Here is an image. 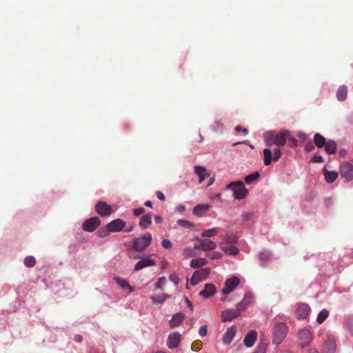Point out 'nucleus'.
<instances>
[{
    "mask_svg": "<svg viewBox=\"0 0 353 353\" xmlns=\"http://www.w3.org/2000/svg\"><path fill=\"white\" fill-rule=\"evenodd\" d=\"M289 137V130H281L279 132L269 130L263 134V140L265 145L270 147L273 145L283 146Z\"/></svg>",
    "mask_w": 353,
    "mask_h": 353,
    "instance_id": "1",
    "label": "nucleus"
},
{
    "mask_svg": "<svg viewBox=\"0 0 353 353\" xmlns=\"http://www.w3.org/2000/svg\"><path fill=\"white\" fill-rule=\"evenodd\" d=\"M250 298L251 296L249 294H245L243 300L237 304V307L235 310L227 309L223 311L221 313V321L223 322L230 321L239 316L241 311L250 304Z\"/></svg>",
    "mask_w": 353,
    "mask_h": 353,
    "instance_id": "2",
    "label": "nucleus"
},
{
    "mask_svg": "<svg viewBox=\"0 0 353 353\" xmlns=\"http://www.w3.org/2000/svg\"><path fill=\"white\" fill-rule=\"evenodd\" d=\"M227 188L232 190L234 197L237 200L244 199L248 194V190L241 181L230 182L227 185Z\"/></svg>",
    "mask_w": 353,
    "mask_h": 353,
    "instance_id": "3",
    "label": "nucleus"
},
{
    "mask_svg": "<svg viewBox=\"0 0 353 353\" xmlns=\"http://www.w3.org/2000/svg\"><path fill=\"white\" fill-rule=\"evenodd\" d=\"M288 326L285 323H277L272 329V340L274 343L279 345L285 338L288 333Z\"/></svg>",
    "mask_w": 353,
    "mask_h": 353,
    "instance_id": "4",
    "label": "nucleus"
},
{
    "mask_svg": "<svg viewBox=\"0 0 353 353\" xmlns=\"http://www.w3.org/2000/svg\"><path fill=\"white\" fill-rule=\"evenodd\" d=\"M152 240V234L146 233L139 238H135L132 247L137 252H143L150 245Z\"/></svg>",
    "mask_w": 353,
    "mask_h": 353,
    "instance_id": "5",
    "label": "nucleus"
},
{
    "mask_svg": "<svg viewBox=\"0 0 353 353\" xmlns=\"http://www.w3.org/2000/svg\"><path fill=\"white\" fill-rule=\"evenodd\" d=\"M340 175L345 182L353 179V165L349 162H343L341 164Z\"/></svg>",
    "mask_w": 353,
    "mask_h": 353,
    "instance_id": "6",
    "label": "nucleus"
},
{
    "mask_svg": "<svg viewBox=\"0 0 353 353\" xmlns=\"http://www.w3.org/2000/svg\"><path fill=\"white\" fill-rule=\"evenodd\" d=\"M210 273V269L209 268H201L199 270L195 271L190 280L191 285H197L200 281L208 278Z\"/></svg>",
    "mask_w": 353,
    "mask_h": 353,
    "instance_id": "7",
    "label": "nucleus"
},
{
    "mask_svg": "<svg viewBox=\"0 0 353 353\" xmlns=\"http://www.w3.org/2000/svg\"><path fill=\"white\" fill-rule=\"evenodd\" d=\"M196 240L199 242V245H194V249L202 250L203 251H210L216 249V243L212 240L205 238H196Z\"/></svg>",
    "mask_w": 353,
    "mask_h": 353,
    "instance_id": "8",
    "label": "nucleus"
},
{
    "mask_svg": "<svg viewBox=\"0 0 353 353\" xmlns=\"http://www.w3.org/2000/svg\"><path fill=\"white\" fill-rule=\"evenodd\" d=\"M264 156V164L265 165H269L272 161H278L281 157V151L279 148H276L274 150V156L272 157V153L270 149L265 148L263 151Z\"/></svg>",
    "mask_w": 353,
    "mask_h": 353,
    "instance_id": "9",
    "label": "nucleus"
},
{
    "mask_svg": "<svg viewBox=\"0 0 353 353\" xmlns=\"http://www.w3.org/2000/svg\"><path fill=\"white\" fill-rule=\"evenodd\" d=\"M101 224L99 217L94 216L85 220L82 225L83 230L86 232L94 231Z\"/></svg>",
    "mask_w": 353,
    "mask_h": 353,
    "instance_id": "10",
    "label": "nucleus"
},
{
    "mask_svg": "<svg viewBox=\"0 0 353 353\" xmlns=\"http://www.w3.org/2000/svg\"><path fill=\"white\" fill-rule=\"evenodd\" d=\"M239 284V279L236 276H232L226 280L224 287L222 289V293L225 295L232 292Z\"/></svg>",
    "mask_w": 353,
    "mask_h": 353,
    "instance_id": "11",
    "label": "nucleus"
},
{
    "mask_svg": "<svg viewBox=\"0 0 353 353\" xmlns=\"http://www.w3.org/2000/svg\"><path fill=\"white\" fill-rule=\"evenodd\" d=\"M97 212L101 216H107L112 214V207L104 201H99L97 203L96 206Z\"/></svg>",
    "mask_w": 353,
    "mask_h": 353,
    "instance_id": "12",
    "label": "nucleus"
},
{
    "mask_svg": "<svg viewBox=\"0 0 353 353\" xmlns=\"http://www.w3.org/2000/svg\"><path fill=\"white\" fill-rule=\"evenodd\" d=\"M125 221L121 219H117L110 222L107 225V228L111 232H119L125 228Z\"/></svg>",
    "mask_w": 353,
    "mask_h": 353,
    "instance_id": "13",
    "label": "nucleus"
},
{
    "mask_svg": "<svg viewBox=\"0 0 353 353\" xmlns=\"http://www.w3.org/2000/svg\"><path fill=\"white\" fill-rule=\"evenodd\" d=\"M312 333L309 330L304 329L299 332V343L303 347L309 345L312 341Z\"/></svg>",
    "mask_w": 353,
    "mask_h": 353,
    "instance_id": "14",
    "label": "nucleus"
},
{
    "mask_svg": "<svg viewBox=\"0 0 353 353\" xmlns=\"http://www.w3.org/2000/svg\"><path fill=\"white\" fill-rule=\"evenodd\" d=\"M236 333V327L232 325L228 327L223 336L222 341L225 345H229L233 340Z\"/></svg>",
    "mask_w": 353,
    "mask_h": 353,
    "instance_id": "15",
    "label": "nucleus"
},
{
    "mask_svg": "<svg viewBox=\"0 0 353 353\" xmlns=\"http://www.w3.org/2000/svg\"><path fill=\"white\" fill-rule=\"evenodd\" d=\"M216 292V288L213 283H207L205 285L204 290L199 292V295L205 299L212 296Z\"/></svg>",
    "mask_w": 353,
    "mask_h": 353,
    "instance_id": "16",
    "label": "nucleus"
},
{
    "mask_svg": "<svg viewBox=\"0 0 353 353\" xmlns=\"http://www.w3.org/2000/svg\"><path fill=\"white\" fill-rule=\"evenodd\" d=\"M155 264L156 262L154 259H151L150 257H145L141 259L136 263L134 266V270L139 271L146 267L154 265Z\"/></svg>",
    "mask_w": 353,
    "mask_h": 353,
    "instance_id": "17",
    "label": "nucleus"
},
{
    "mask_svg": "<svg viewBox=\"0 0 353 353\" xmlns=\"http://www.w3.org/2000/svg\"><path fill=\"white\" fill-rule=\"evenodd\" d=\"M310 312V307L307 304L300 303L296 311V316L299 319H305Z\"/></svg>",
    "mask_w": 353,
    "mask_h": 353,
    "instance_id": "18",
    "label": "nucleus"
},
{
    "mask_svg": "<svg viewBox=\"0 0 353 353\" xmlns=\"http://www.w3.org/2000/svg\"><path fill=\"white\" fill-rule=\"evenodd\" d=\"M257 338V332L255 330L250 331L245 336L244 344L248 347H252Z\"/></svg>",
    "mask_w": 353,
    "mask_h": 353,
    "instance_id": "19",
    "label": "nucleus"
},
{
    "mask_svg": "<svg viewBox=\"0 0 353 353\" xmlns=\"http://www.w3.org/2000/svg\"><path fill=\"white\" fill-rule=\"evenodd\" d=\"M181 341V335L179 333L170 334L168 336L167 344L169 348L176 347Z\"/></svg>",
    "mask_w": 353,
    "mask_h": 353,
    "instance_id": "20",
    "label": "nucleus"
},
{
    "mask_svg": "<svg viewBox=\"0 0 353 353\" xmlns=\"http://www.w3.org/2000/svg\"><path fill=\"white\" fill-rule=\"evenodd\" d=\"M210 207L209 204L206 203L198 204L193 208L192 212L196 216H202L204 213L210 209Z\"/></svg>",
    "mask_w": 353,
    "mask_h": 353,
    "instance_id": "21",
    "label": "nucleus"
},
{
    "mask_svg": "<svg viewBox=\"0 0 353 353\" xmlns=\"http://www.w3.org/2000/svg\"><path fill=\"white\" fill-rule=\"evenodd\" d=\"M336 344L334 340H327L323 347V353H335Z\"/></svg>",
    "mask_w": 353,
    "mask_h": 353,
    "instance_id": "22",
    "label": "nucleus"
},
{
    "mask_svg": "<svg viewBox=\"0 0 353 353\" xmlns=\"http://www.w3.org/2000/svg\"><path fill=\"white\" fill-rule=\"evenodd\" d=\"M220 247L221 249L228 254L235 256L239 253V249L233 245H228L222 242Z\"/></svg>",
    "mask_w": 353,
    "mask_h": 353,
    "instance_id": "23",
    "label": "nucleus"
},
{
    "mask_svg": "<svg viewBox=\"0 0 353 353\" xmlns=\"http://www.w3.org/2000/svg\"><path fill=\"white\" fill-rule=\"evenodd\" d=\"M185 319V314L182 312L176 313L172 318L170 325L171 327L179 326Z\"/></svg>",
    "mask_w": 353,
    "mask_h": 353,
    "instance_id": "24",
    "label": "nucleus"
},
{
    "mask_svg": "<svg viewBox=\"0 0 353 353\" xmlns=\"http://www.w3.org/2000/svg\"><path fill=\"white\" fill-rule=\"evenodd\" d=\"M152 224V215L147 214L141 217L139 221V225L143 228H148Z\"/></svg>",
    "mask_w": 353,
    "mask_h": 353,
    "instance_id": "25",
    "label": "nucleus"
},
{
    "mask_svg": "<svg viewBox=\"0 0 353 353\" xmlns=\"http://www.w3.org/2000/svg\"><path fill=\"white\" fill-rule=\"evenodd\" d=\"M347 95V88L345 85H341L336 92V98L340 101H343L346 99Z\"/></svg>",
    "mask_w": 353,
    "mask_h": 353,
    "instance_id": "26",
    "label": "nucleus"
},
{
    "mask_svg": "<svg viewBox=\"0 0 353 353\" xmlns=\"http://www.w3.org/2000/svg\"><path fill=\"white\" fill-rule=\"evenodd\" d=\"M325 180L328 183H332L338 176V173L334 171H328L324 168L323 170Z\"/></svg>",
    "mask_w": 353,
    "mask_h": 353,
    "instance_id": "27",
    "label": "nucleus"
},
{
    "mask_svg": "<svg viewBox=\"0 0 353 353\" xmlns=\"http://www.w3.org/2000/svg\"><path fill=\"white\" fill-rule=\"evenodd\" d=\"M117 283L123 289H128L130 292H132L134 288L130 286L127 280L121 279L119 277L114 278Z\"/></svg>",
    "mask_w": 353,
    "mask_h": 353,
    "instance_id": "28",
    "label": "nucleus"
},
{
    "mask_svg": "<svg viewBox=\"0 0 353 353\" xmlns=\"http://www.w3.org/2000/svg\"><path fill=\"white\" fill-rule=\"evenodd\" d=\"M314 142L319 148L324 147L327 143L325 138L319 133L315 134L314 137Z\"/></svg>",
    "mask_w": 353,
    "mask_h": 353,
    "instance_id": "29",
    "label": "nucleus"
},
{
    "mask_svg": "<svg viewBox=\"0 0 353 353\" xmlns=\"http://www.w3.org/2000/svg\"><path fill=\"white\" fill-rule=\"evenodd\" d=\"M219 232V229L217 228H213L208 230H205L201 233V237L209 238L216 236Z\"/></svg>",
    "mask_w": 353,
    "mask_h": 353,
    "instance_id": "30",
    "label": "nucleus"
},
{
    "mask_svg": "<svg viewBox=\"0 0 353 353\" xmlns=\"http://www.w3.org/2000/svg\"><path fill=\"white\" fill-rule=\"evenodd\" d=\"M207 263V261L203 258H197L192 259L190 263V266L194 268H201Z\"/></svg>",
    "mask_w": 353,
    "mask_h": 353,
    "instance_id": "31",
    "label": "nucleus"
},
{
    "mask_svg": "<svg viewBox=\"0 0 353 353\" xmlns=\"http://www.w3.org/2000/svg\"><path fill=\"white\" fill-rule=\"evenodd\" d=\"M336 145L334 141L330 140L325 145V150L327 154H334L336 152Z\"/></svg>",
    "mask_w": 353,
    "mask_h": 353,
    "instance_id": "32",
    "label": "nucleus"
},
{
    "mask_svg": "<svg viewBox=\"0 0 353 353\" xmlns=\"http://www.w3.org/2000/svg\"><path fill=\"white\" fill-rule=\"evenodd\" d=\"M260 177V174L259 172H254L250 174L247 175L244 181L246 183L250 184L252 183L253 181H257Z\"/></svg>",
    "mask_w": 353,
    "mask_h": 353,
    "instance_id": "33",
    "label": "nucleus"
},
{
    "mask_svg": "<svg viewBox=\"0 0 353 353\" xmlns=\"http://www.w3.org/2000/svg\"><path fill=\"white\" fill-rule=\"evenodd\" d=\"M170 296L166 294H162L161 295L153 296L151 297V299L153 302L157 303H163L167 299H170Z\"/></svg>",
    "mask_w": 353,
    "mask_h": 353,
    "instance_id": "34",
    "label": "nucleus"
},
{
    "mask_svg": "<svg viewBox=\"0 0 353 353\" xmlns=\"http://www.w3.org/2000/svg\"><path fill=\"white\" fill-rule=\"evenodd\" d=\"M329 312L327 310H321L316 319V321L319 323H322L328 316Z\"/></svg>",
    "mask_w": 353,
    "mask_h": 353,
    "instance_id": "35",
    "label": "nucleus"
},
{
    "mask_svg": "<svg viewBox=\"0 0 353 353\" xmlns=\"http://www.w3.org/2000/svg\"><path fill=\"white\" fill-rule=\"evenodd\" d=\"M223 240L225 241V243H227L228 245H234L237 243V237L235 235H225L223 238Z\"/></svg>",
    "mask_w": 353,
    "mask_h": 353,
    "instance_id": "36",
    "label": "nucleus"
},
{
    "mask_svg": "<svg viewBox=\"0 0 353 353\" xmlns=\"http://www.w3.org/2000/svg\"><path fill=\"white\" fill-rule=\"evenodd\" d=\"M36 260L32 256H28L25 258L24 259V264L28 268H32L35 265Z\"/></svg>",
    "mask_w": 353,
    "mask_h": 353,
    "instance_id": "37",
    "label": "nucleus"
},
{
    "mask_svg": "<svg viewBox=\"0 0 353 353\" xmlns=\"http://www.w3.org/2000/svg\"><path fill=\"white\" fill-rule=\"evenodd\" d=\"M288 144L292 148H296L298 144V141L292 136L291 132L289 131V137H288Z\"/></svg>",
    "mask_w": 353,
    "mask_h": 353,
    "instance_id": "38",
    "label": "nucleus"
},
{
    "mask_svg": "<svg viewBox=\"0 0 353 353\" xmlns=\"http://www.w3.org/2000/svg\"><path fill=\"white\" fill-rule=\"evenodd\" d=\"M203 346V343L201 341L197 340L192 343V349L194 351H199Z\"/></svg>",
    "mask_w": 353,
    "mask_h": 353,
    "instance_id": "39",
    "label": "nucleus"
},
{
    "mask_svg": "<svg viewBox=\"0 0 353 353\" xmlns=\"http://www.w3.org/2000/svg\"><path fill=\"white\" fill-rule=\"evenodd\" d=\"M194 172L195 173L199 176V175H203L204 174H206V169L205 167L203 166H201V165H196L194 167Z\"/></svg>",
    "mask_w": 353,
    "mask_h": 353,
    "instance_id": "40",
    "label": "nucleus"
},
{
    "mask_svg": "<svg viewBox=\"0 0 353 353\" xmlns=\"http://www.w3.org/2000/svg\"><path fill=\"white\" fill-rule=\"evenodd\" d=\"M183 255L185 258L192 257L193 256V250L192 248L188 247L183 250Z\"/></svg>",
    "mask_w": 353,
    "mask_h": 353,
    "instance_id": "41",
    "label": "nucleus"
},
{
    "mask_svg": "<svg viewBox=\"0 0 353 353\" xmlns=\"http://www.w3.org/2000/svg\"><path fill=\"white\" fill-rule=\"evenodd\" d=\"M166 283V278L165 276H162L159 278L158 281L156 283V288L163 289V286Z\"/></svg>",
    "mask_w": 353,
    "mask_h": 353,
    "instance_id": "42",
    "label": "nucleus"
},
{
    "mask_svg": "<svg viewBox=\"0 0 353 353\" xmlns=\"http://www.w3.org/2000/svg\"><path fill=\"white\" fill-rule=\"evenodd\" d=\"M177 223L181 226H183V227H185V228H191V227L193 226L192 223H190V221H185V220H183V219H179L177 221Z\"/></svg>",
    "mask_w": 353,
    "mask_h": 353,
    "instance_id": "43",
    "label": "nucleus"
},
{
    "mask_svg": "<svg viewBox=\"0 0 353 353\" xmlns=\"http://www.w3.org/2000/svg\"><path fill=\"white\" fill-rule=\"evenodd\" d=\"M253 214L251 212H244L241 214V218L243 221H248L252 219Z\"/></svg>",
    "mask_w": 353,
    "mask_h": 353,
    "instance_id": "44",
    "label": "nucleus"
},
{
    "mask_svg": "<svg viewBox=\"0 0 353 353\" xmlns=\"http://www.w3.org/2000/svg\"><path fill=\"white\" fill-rule=\"evenodd\" d=\"M169 279L172 282H173L176 286H177L179 285V278L176 274H175V273L171 274L169 276Z\"/></svg>",
    "mask_w": 353,
    "mask_h": 353,
    "instance_id": "45",
    "label": "nucleus"
},
{
    "mask_svg": "<svg viewBox=\"0 0 353 353\" xmlns=\"http://www.w3.org/2000/svg\"><path fill=\"white\" fill-rule=\"evenodd\" d=\"M199 335L201 336V337H204L207 335V333H208V326L204 325H202L200 328H199Z\"/></svg>",
    "mask_w": 353,
    "mask_h": 353,
    "instance_id": "46",
    "label": "nucleus"
},
{
    "mask_svg": "<svg viewBox=\"0 0 353 353\" xmlns=\"http://www.w3.org/2000/svg\"><path fill=\"white\" fill-rule=\"evenodd\" d=\"M161 245L165 249H170L172 248V244L170 240L163 239L161 242Z\"/></svg>",
    "mask_w": 353,
    "mask_h": 353,
    "instance_id": "47",
    "label": "nucleus"
},
{
    "mask_svg": "<svg viewBox=\"0 0 353 353\" xmlns=\"http://www.w3.org/2000/svg\"><path fill=\"white\" fill-rule=\"evenodd\" d=\"M235 131L236 132H242L244 135H246L248 133V130L247 128H243L240 125L235 127Z\"/></svg>",
    "mask_w": 353,
    "mask_h": 353,
    "instance_id": "48",
    "label": "nucleus"
},
{
    "mask_svg": "<svg viewBox=\"0 0 353 353\" xmlns=\"http://www.w3.org/2000/svg\"><path fill=\"white\" fill-rule=\"evenodd\" d=\"M266 345L265 344H260L258 345L255 353H265Z\"/></svg>",
    "mask_w": 353,
    "mask_h": 353,
    "instance_id": "49",
    "label": "nucleus"
},
{
    "mask_svg": "<svg viewBox=\"0 0 353 353\" xmlns=\"http://www.w3.org/2000/svg\"><path fill=\"white\" fill-rule=\"evenodd\" d=\"M145 212V209L143 208H136L133 210V214L136 216H139L141 214H143Z\"/></svg>",
    "mask_w": 353,
    "mask_h": 353,
    "instance_id": "50",
    "label": "nucleus"
},
{
    "mask_svg": "<svg viewBox=\"0 0 353 353\" xmlns=\"http://www.w3.org/2000/svg\"><path fill=\"white\" fill-rule=\"evenodd\" d=\"M110 232H111L108 231V228H106L105 230L103 229V230H100L99 231V236L101 238L105 237L109 234Z\"/></svg>",
    "mask_w": 353,
    "mask_h": 353,
    "instance_id": "51",
    "label": "nucleus"
},
{
    "mask_svg": "<svg viewBox=\"0 0 353 353\" xmlns=\"http://www.w3.org/2000/svg\"><path fill=\"white\" fill-rule=\"evenodd\" d=\"M312 161L313 163H321L323 161V157L319 154L314 155L312 159Z\"/></svg>",
    "mask_w": 353,
    "mask_h": 353,
    "instance_id": "52",
    "label": "nucleus"
},
{
    "mask_svg": "<svg viewBox=\"0 0 353 353\" xmlns=\"http://www.w3.org/2000/svg\"><path fill=\"white\" fill-rule=\"evenodd\" d=\"M268 258H269V254H268V253H265V252H261V253L259 254V259H260V260H261V261H265V260H267Z\"/></svg>",
    "mask_w": 353,
    "mask_h": 353,
    "instance_id": "53",
    "label": "nucleus"
},
{
    "mask_svg": "<svg viewBox=\"0 0 353 353\" xmlns=\"http://www.w3.org/2000/svg\"><path fill=\"white\" fill-rule=\"evenodd\" d=\"M157 198L160 200V201H165V195L163 194V192H161V191H158L157 192Z\"/></svg>",
    "mask_w": 353,
    "mask_h": 353,
    "instance_id": "54",
    "label": "nucleus"
},
{
    "mask_svg": "<svg viewBox=\"0 0 353 353\" xmlns=\"http://www.w3.org/2000/svg\"><path fill=\"white\" fill-rule=\"evenodd\" d=\"M82 340H83V337L81 335H80V334L74 335V341L76 342H81V341H82Z\"/></svg>",
    "mask_w": 353,
    "mask_h": 353,
    "instance_id": "55",
    "label": "nucleus"
},
{
    "mask_svg": "<svg viewBox=\"0 0 353 353\" xmlns=\"http://www.w3.org/2000/svg\"><path fill=\"white\" fill-rule=\"evenodd\" d=\"M208 176V174L206 173V174H204L203 175H199V183H201L206 178V176Z\"/></svg>",
    "mask_w": 353,
    "mask_h": 353,
    "instance_id": "56",
    "label": "nucleus"
},
{
    "mask_svg": "<svg viewBox=\"0 0 353 353\" xmlns=\"http://www.w3.org/2000/svg\"><path fill=\"white\" fill-rule=\"evenodd\" d=\"M185 302L187 303V305L188 306L190 307V309L191 310V311H193V305L192 303L189 301L188 299L185 298Z\"/></svg>",
    "mask_w": 353,
    "mask_h": 353,
    "instance_id": "57",
    "label": "nucleus"
},
{
    "mask_svg": "<svg viewBox=\"0 0 353 353\" xmlns=\"http://www.w3.org/2000/svg\"><path fill=\"white\" fill-rule=\"evenodd\" d=\"M154 220H155L156 223H160L162 221V219L157 215L154 216Z\"/></svg>",
    "mask_w": 353,
    "mask_h": 353,
    "instance_id": "58",
    "label": "nucleus"
},
{
    "mask_svg": "<svg viewBox=\"0 0 353 353\" xmlns=\"http://www.w3.org/2000/svg\"><path fill=\"white\" fill-rule=\"evenodd\" d=\"M219 256V253H212L210 254V258L212 259H214L218 258Z\"/></svg>",
    "mask_w": 353,
    "mask_h": 353,
    "instance_id": "59",
    "label": "nucleus"
},
{
    "mask_svg": "<svg viewBox=\"0 0 353 353\" xmlns=\"http://www.w3.org/2000/svg\"><path fill=\"white\" fill-rule=\"evenodd\" d=\"M308 353H319L318 350L315 348L308 350Z\"/></svg>",
    "mask_w": 353,
    "mask_h": 353,
    "instance_id": "60",
    "label": "nucleus"
},
{
    "mask_svg": "<svg viewBox=\"0 0 353 353\" xmlns=\"http://www.w3.org/2000/svg\"><path fill=\"white\" fill-rule=\"evenodd\" d=\"M145 205L147 206V207H149V208H152V202L150 201H148L145 203Z\"/></svg>",
    "mask_w": 353,
    "mask_h": 353,
    "instance_id": "61",
    "label": "nucleus"
},
{
    "mask_svg": "<svg viewBox=\"0 0 353 353\" xmlns=\"http://www.w3.org/2000/svg\"><path fill=\"white\" fill-rule=\"evenodd\" d=\"M313 148H314V146L312 145V143L307 144L306 145V148L307 150H311Z\"/></svg>",
    "mask_w": 353,
    "mask_h": 353,
    "instance_id": "62",
    "label": "nucleus"
},
{
    "mask_svg": "<svg viewBox=\"0 0 353 353\" xmlns=\"http://www.w3.org/2000/svg\"><path fill=\"white\" fill-rule=\"evenodd\" d=\"M280 353H292V352H291L289 350H285V351L281 352Z\"/></svg>",
    "mask_w": 353,
    "mask_h": 353,
    "instance_id": "63",
    "label": "nucleus"
},
{
    "mask_svg": "<svg viewBox=\"0 0 353 353\" xmlns=\"http://www.w3.org/2000/svg\"><path fill=\"white\" fill-rule=\"evenodd\" d=\"M132 230V228H130L126 229L125 232H131Z\"/></svg>",
    "mask_w": 353,
    "mask_h": 353,
    "instance_id": "64",
    "label": "nucleus"
}]
</instances>
